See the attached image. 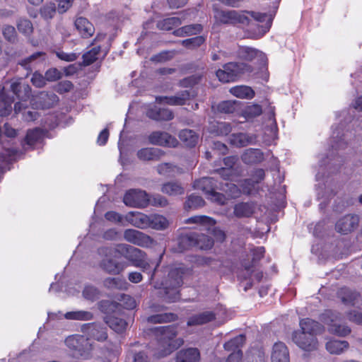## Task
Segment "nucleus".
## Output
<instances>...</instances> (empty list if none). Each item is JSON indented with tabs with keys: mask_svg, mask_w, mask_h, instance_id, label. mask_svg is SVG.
<instances>
[{
	"mask_svg": "<svg viewBox=\"0 0 362 362\" xmlns=\"http://www.w3.org/2000/svg\"><path fill=\"white\" fill-rule=\"evenodd\" d=\"M300 329L292 334L293 343L304 351H313L318 347L316 336L322 333L324 327L310 318L300 320Z\"/></svg>",
	"mask_w": 362,
	"mask_h": 362,
	"instance_id": "1",
	"label": "nucleus"
},
{
	"mask_svg": "<svg viewBox=\"0 0 362 362\" xmlns=\"http://www.w3.org/2000/svg\"><path fill=\"white\" fill-rule=\"evenodd\" d=\"M119 253L126 257V255L131 253L135 256H141V250L126 244H118L116 247H102L99 248L98 253L103 257L100 262V267L110 274H119L125 269V264L112 259L115 253Z\"/></svg>",
	"mask_w": 362,
	"mask_h": 362,
	"instance_id": "2",
	"label": "nucleus"
},
{
	"mask_svg": "<svg viewBox=\"0 0 362 362\" xmlns=\"http://www.w3.org/2000/svg\"><path fill=\"white\" fill-rule=\"evenodd\" d=\"M183 271L180 268L173 267L168 271V279L164 282H156L154 284L156 289L160 290V295L163 300L168 303L177 301L180 299L178 288L182 283Z\"/></svg>",
	"mask_w": 362,
	"mask_h": 362,
	"instance_id": "3",
	"label": "nucleus"
},
{
	"mask_svg": "<svg viewBox=\"0 0 362 362\" xmlns=\"http://www.w3.org/2000/svg\"><path fill=\"white\" fill-rule=\"evenodd\" d=\"M157 332L160 336L158 348V357H163L171 354L183 344L182 339L175 338L177 331L174 326L160 327L157 328Z\"/></svg>",
	"mask_w": 362,
	"mask_h": 362,
	"instance_id": "4",
	"label": "nucleus"
},
{
	"mask_svg": "<svg viewBox=\"0 0 362 362\" xmlns=\"http://www.w3.org/2000/svg\"><path fill=\"white\" fill-rule=\"evenodd\" d=\"M341 318L340 313L333 310H326L321 316L330 334L344 337L351 333V329L346 323H341Z\"/></svg>",
	"mask_w": 362,
	"mask_h": 362,
	"instance_id": "5",
	"label": "nucleus"
},
{
	"mask_svg": "<svg viewBox=\"0 0 362 362\" xmlns=\"http://www.w3.org/2000/svg\"><path fill=\"white\" fill-rule=\"evenodd\" d=\"M193 187L195 189L203 191L206 198L213 202L220 205H223L226 202V197L219 192H215V189H220V184L218 185L217 182L211 177H202L197 180L193 184Z\"/></svg>",
	"mask_w": 362,
	"mask_h": 362,
	"instance_id": "6",
	"label": "nucleus"
},
{
	"mask_svg": "<svg viewBox=\"0 0 362 362\" xmlns=\"http://www.w3.org/2000/svg\"><path fill=\"white\" fill-rule=\"evenodd\" d=\"M250 67L244 63L230 62L218 69L216 74L218 80L223 83L235 81L242 74L250 71Z\"/></svg>",
	"mask_w": 362,
	"mask_h": 362,
	"instance_id": "7",
	"label": "nucleus"
},
{
	"mask_svg": "<svg viewBox=\"0 0 362 362\" xmlns=\"http://www.w3.org/2000/svg\"><path fill=\"white\" fill-rule=\"evenodd\" d=\"M66 345L75 350V356L88 359L92 356V345L87 338L82 335H72L65 340Z\"/></svg>",
	"mask_w": 362,
	"mask_h": 362,
	"instance_id": "8",
	"label": "nucleus"
},
{
	"mask_svg": "<svg viewBox=\"0 0 362 362\" xmlns=\"http://www.w3.org/2000/svg\"><path fill=\"white\" fill-rule=\"evenodd\" d=\"M179 245L182 250L192 246L201 250H209L214 245V240L204 234L190 233L180 237Z\"/></svg>",
	"mask_w": 362,
	"mask_h": 362,
	"instance_id": "9",
	"label": "nucleus"
},
{
	"mask_svg": "<svg viewBox=\"0 0 362 362\" xmlns=\"http://www.w3.org/2000/svg\"><path fill=\"white\" fill-rule=\"evenodd\" d=\"M215 18L224 24H248L249 19L245 12L237 11H216Z\"/></svg>",
	"mask_w": 362,
	"mask_h": 362,
	"instance_id": "10",
	"label": "nucleus"
},
{
	"mask_svg": "<svg viewBox=\"0 0 362 362\" xmlns=\"http://www.w3.org/2000/svg\"><path fill=\"white\" fill-rule=\"evenodd\" d=\"M149 199L145 191L130 189L124 195L123 202L129 206L142 208L147 206Z\"/></svg>",
	"mask_w": 362,
	"mask_h": 362,
	"instance_id": "11",
	"label": "nucleus"
},
{
	"mask_svg": "<svg viewBox=\"0 0 362 362\" xmlns=\"http://www.w3.org/2000/svg\"><path fill=\"white\" fill-rule=\"evenodd\" d=\"M141 255L140 257H136L134 254L129 253L126 255V258L131 260L134 267L141 268L144 272L150 273L152 271L149 279L151 283L159 263L158 262L155 264L151 259H144V252L142 251Z\"/></svg>",
	"mask_w": 362,
	"mask_h": 362,
	"instance_id": "12",
	"label": "nucleus"
},
{
	"mask_svg": "<svg viewBox=\"0 0 362 362\" xmlns=\"http://www.w3.org/2000/svg\"><path fill=\"white\" fill-rule=\"evenodd\" d=\"M124 238L127 242L141 247H148L153 243L150 236L134 229L126 230Z\"/></svg>",
	"mask_w": 362,
	"mask_h": 362,
	"instance_id": "13",
	"label": "nucleus"
},
{
	"mask_svg": "<svg viewBox=\"0 0 362 362\" xmlns=\"http://www.w3.org/2000/svg\"><path fill=\"white\" fill-rule=\"evenodd\" d=\"M359 218L356 215H346L340 218L336 223L335 228L338 233L347 234L357 228Z\"/></svg>",
	"mask_w": 362,
	"mask_h": 362,
	"instance_id": "14",
	"label": "nucleus"
},
{
	"mask_svg": "<svg viewBox=\"0 0 362 362\" xmlns=\"http://www.w3.org/2000/svg\"><path fill=\"white\" fill-rule=\"evenodd\" d=\"M148 141L151 144L175 147L177 141L167 132H154L148 136Z\"/></svg>",
	"mask_w": 362,
	"mask_h": 362,
	"instance_id": "15",
	"label": "nucleus"
},
{
	"mask_svg": "<svg viewBox=\"0 0 362 362\" xmlns=\"http://www.w3.org/2000/svg\"><path fill=\"white\" fill-rule=\"evenodd\" d=\"M238 54L240 58L247 61H252L257 59V62L261 65H264L267 61L264 53L257 49L250 47H240Z\"/></svg>",
	"mask_w": 362,
	"mask_h": 362,
	"instance_id": "16",
	"label": "nucleus"
},
{
	"mask_svg": "<svg viewBox=\"0 0 362 362\" xmlns=\"http://www.w3.org/2000/svg\"><path fill=\"white\" fill-rule=\"evenodd\" d=\"M11 90L19 99L25 101L31 95V88L27 83H22L21 79H14L11 81Z\"/></svg>",
	"mask_w": 362,
	"mask_h": 362,
	"instance_id": "17",
	"label": "nucleus"
},
{
	"mask_svg": "<svg viewBox=\"0 0 362 362\" xmlns=\"http://www.w3.org/2000/svg\"><path fill=\"white\" fill-rule=\"evenodd\" d=\"M190 98V93L188 90H183L173 96H159L156 100L159 103L169 105H182Z\"/></svg>",
	"mask_w": 362,
	"mask_h": 362,
	"instance_id": "18",
	"label": "nucleus"
},
{
	"mask_svg": "<svg viewBox=\"0 0 362 362\" xmlns=\"http://www.w3.org/2000/svg\"><path fill=\"white\" fill-rule=\"evenodd\" d=\"M271 360L272 362H290L288 350L284 343L279 341L274 344Z\"/></svg>",
	"mask_w": 362,
	"mask_h": 362,
	"instance_id": "19",
	"label": "nucleus"
},
{
	"mask_svg": "<svg viewBox=\"0 0 362 362\" xmlns=\"http://www.w3.org/2000/svg\"><path fill=\"white\" fill-rule=\"evenodd\" d=\"M338 297L346 305L356 306L359 305L361 296L358 293L347 288H342L338 291Z\"/></svg>",
	"mask_w": 362,
	"mask_h": 362,
	"instance_id": "20",
	"label": "nucleus"
},
{
	"mask_svg": "<svg viewBox=\"0 0 362 362\" xmlns=\"http://www.w3.org/2000/svg\"><path fill=\"white\" fill-rule=\"evenodd\" d=\"M74 24L79 35L83 38H88L95 33L93 25L85 18L79 17L76 18Z\"/></svg>",
	"mask_w": 362,
	"mask_h": 362,
	"instance_id": "21",
	"label": "nucleus"
},
{
	"mask_svg": "<svg viewBox=\"0 0 362 362\" xmlns=\"http://www.w3.org/2000/svg\"><path fill=\"white\" fill-rule=\"evenodd\" d=\"M136 155L141 160H158L163 156V152L157 148H143L137 151Z\"/></svg>",
	"mask_w": 362,
	"mask_h": 362,
	"instance_id": "22",
	"label": "nucleus"
},
{
	"mask_svg": "<svg viewBox=\"0 0 362 362\" xmlns=\"http://www.w3.org/2000/svg\"><path fill=\"white\" fill-rule=\"evenodd\" d=\"M256 138L253 135L245 133L233 134L229 137V142L236 147H243L255 142Z\"/></svg>",
	"mask_w": 362,
	"mask_h": 362,
	"instance_id": "23",
	"label": "nucleus"
},
{
	"mask_svg": "<svg viewBox=\"0 0 362 362\" xmlns=\"http://www.w3.org/2000/svg\"><path fill=\"white\" fill-rule=\"evenodd\" d=\"M199 351L195 348L181 350L176 357L177 362H199Z\"/></svg>",
	"mask_w": 362,
	"mask_h": 362,
	"instance_id": "24",
	"label": "nucleus"
},
{
	"mask_svg": "<svg viewBox=\"0 0 362 362\" xmlns=\"http://www.w3.org/2000/svg\"><path fill=\"white\" fill-rule=\"evenodd\" d=\"M129 222L136 228H148L150 225V216L141 212H130Z\"/></svg>",
	"mask_w": 362,
	"mask_h": 362,
	"instance_id": "25",
	"label": "nucleus"
},
{
	"mask_svg": "<svg viewBox=\"0 0 362 362\" xmlns=\"http://www.w3.org/2000/svg\"><path fill=\"white\" fill-rule=\"evenodd\" d=\"M255 21L260 23H265L264 25L261 26V30L259 32V36L264 35L270 28L272 21V17L267 13H262L258 12H247Z\"/></svg>",
	"mask_w": 362,
	"mask_h": 362,
	"instance_id": "26",
	"label": "nucleus"
},
{
	"mask_svg": "<svg viewBox=\"0 0 362 362\" xmlns=\"http://www.w3.org/2000/svg\"><path fill=\"white\" fill-rule=\"evenodd\" d=\"M349 344L346 341L331 339L326 343L327 351L331 354L339 355L349 349Z\"/></svg>",
	"mask_w": 362,
	"mask_h": 362,
	"instance_id": "27",
	"label": "nucleus"
},
{
	"mask_svg": "<svg viewBox=\"0 0 362 362\" xmlns=\"http://www.w3.org/2000/svg\"><path fill=\"white\" fill-rule=\"evenodd\" d=\"M263 159V153L257 148L247 149L242 156L243 161L247 164L257 163L262 161Z\"/></svg>",
	"mask_w": 362,
	"mask_h": 362,
	"instance_id": "28",
	"label": "nucleus"
},
{
	"mask_svg": "<svg viewBox=\"0 0 362 362\" xmlns=\"http://www.w3.org/2000/svg\"><path fill=\"white\" fill-rule=\"evenodd\" d=\"M147 116L155 120H170L173 118V114L169 109H150L147 111Z\"/></svg>",
	"mask_w": 362,
	"mask_h": 362,
	"instance_id": "29",
	"label": "nucleus"
},
{
	"mask_svg": "<svg viewBox=\"0 0 362 362\" xmlns=\"http://www.w3.org/2000/svg\"><path fill=\"white\" fill-rule=\"evenodd\" d=\"M215 318L214 313L205 311L202 313L192 316L187 321V325H201L211 322Z\"/></svg>",
	"mask_w": 362,
	"mask_h": 362,
	"instance_id": "30",
	"label": "nucleus"
},
{
	"mask_svg": "<svg viewBox=\"0 0 362 362\" xmlns=\"http://www.w3.org/2000/svg\"><path fill=\"white\" fill-rule=\"evenodd\" d=\"M255 206L253 203L243 202L234 207V214L238 218L249 217L254 213Z\"/></svg>",
	"mask_w": 362,
	"mask_h": 362,
	"instance_id": "31",
	"label": "nucleus"
},
{
	"mask_svg": "<svg viewBox=\"0 0 362 362\" xmlns=\"http://www.w3.org/2000/svg\"><path fill=\"white\" fill-rule=\"evenodd\" d=\"M161 191L169 196L182 195L185 193V189L177 182H168L161 187Z\"/></svg>",
	"mask_w": 362,
	"mask_h": 362,
	"instance_id": "32",
	"label": "nucleus"
},
{
	"mask_svg": "<svg viewBox=\"0 0 362 362\" xmlns=\"http://www.w3.org/2000/svg\"><path fill=\"white\" fill-rule=\"evenodd\" d=\"M170 221L163 216L159 214L150 215V225L151 228L157 230H163L168 228Z\"/></svg>",
	"mask_w": 362,
	"mask_h": 362,
	"instance_id": "33",
	"label": "nucleus"
},
{
	"mask_svg": "<svg viewBox=\"0 0 362 362\" xmlns=\"http://www.w3.org/2000/svg\"><path fill=\"white\" fill-rule=\"evenodd\" d=\"M45 59V54L41 52L34 53L30 57L22 59L19 62V64L23 66L25 69L32 71L33 66L42 62Z\"/></svg>",
	"mask_w": 362,
	"mask_h": 362,
	"instance_id": "34",
	"label": "nucleus"
},
{
	"mask_svg": "<svg viewBox=\"0 0 362 362\" xmlns=\"http://www.w3.org/2000/svg\"><path fill=\"white\" fill-rule=\"evenodd\" d=\"M105 287L110 289L126 290L128 284L125 279L119 277L106 278L103 281Z\"/></svg>",
	"mask_w": 362,
	"mask_h": 362,
	"instance_id": "35",
	"label": "nucleus"
},
{
	"mask_svg": "<svg viewBox=\"0 0 362 362\" xmlns=\"http://www.w3.org/2000/svg\"><path fill=\"white\" fill-rule=\"evenodd\" d=\"M230 93L239 98L251 99L255 95L254 90L249 86H238L230 89Z\"/></svg>",
	"mask_w": 362,
	"mask_h": 362,
	"instance_id": "36",
	"label": "nucleus"
},
{
	"mask_svg": "<svg viewBox=\"0 0 362 362\" xmlns=\"http://www.w3.org/2000/svg\"><path fill=\"white\" fill-rule=\"evenodd\" d=\"M202 30V26L200 24H192L183 26L174 31L176 36L184 37L187 35H197Z\"/></svg>",
	"mask_w": 362,
	"mask_h": 362,
	"instance_id": "37",
	"label": "nucleus"
},
{
	"mask_svg": "<svg viewBox=\"0 0 362 362\" xmlns=\"http://www.w3.org/2000/svg\"><path fill=\"white\" fill-rule=\"evenodd\" d=\"M180 140L187 146H194L197 143L198 136L190 129H182L179 134Z\"/></svg>",
	"mask_w": 362,
	"mask_h": 362,
	"instance_id": "38",
	"label": "nucleus"
},
{
	"mask_svg": "<svg viewBox=\"0 0 362 362\" xmlns=\"http://www.w3.org/2000/svg\"><path fill=\"white\" fill-rule=\"evenodd\" d=\"M64 317L67 320L88 321L93 319V315L86 310H76L67 312Z\"/></svg>",
	"mask_w": 362,
	"mask_h": 362,
	"instance_id": "39",
	"label": "nucleus"
},
{
	"mask_svg": "<svg viewBox=\"0 0 362 362\" xmlns=\"http://www.w3.org/2000/svg\"><path fill=\"white\" fill-rule=\"evenodd\" d=\"M204 204L205 202L202 197L192 194L187 197L184 207L186 210L197 209L204 206Z\"/></svg>",
	"mask_w": 362,
	"mask_h": 362,
	"instance_id": "40",
	"label": "nucleus"
},
{
	"mask_svg": "<svg viewBox=\"0 0 362 362\" xmlns=\"http://www.w3.org/2000/svg\"><path fill=\"white\" fill-rule=\"evenodd\" d=\"M182 18L178 17H170L160 21L157 23V27L163 30H170L177 27L182 23Z\"/></svg>",
	"mask_w": 362,
	"mask_h": 362,
	"instance_id": "41",
	"label": "nucleus"
},
{
	"mask_svg": "<svg viewBox=\"0 0 362 362\" xmlns=\"http://www.w3.org/2000/svg\"><path fill=\"white\" fill-rule=\"evenodd\" d=\"M106 322L111 329L116 332H122L127 327V322L123 319L114 316H109L106 318Z\"/></svg>",
	"mask_w": 362,
	"mask_h": 362,
	"instance_id": "42",
	"label": "nucleus"
},
{
	"mask_svg": "<svg viewBox=\"0 0 362 362\" xmlns=\"http://www.w3.org/2000/svg\"><path fill=\"white\" fill-rule=\"evenodd\" d=\"M220 189L226 192L233 199L239 197L243 193V188L240 189L236 185L230 182L220 183Z\"/></svg>",
	"mask_w": 362,
	"mask_h": 362,
	"instance_id": "43",
	"label": "nucleus"
},
{
	"mask_svg": "<svg viewBox=\"0 0 362 362\" xmlns=\"http://www.w3.org/2000/svg\"><path fill=\"white\" fill-rule=\"evenodd\" d=\"M245 336L240 334L230 339V341L226 342L223 346L224 349L227 351H233V352L237 351L238 350H240V346H241L245 343Z\"/></svg>",
	"mask_w": 362,
	"mask_h": 362,
	"instance_id": "44",
	"label": "nucleus"
},
{
	"mask_svg": "<svg viewBox=\"0 0 362 362\" xmlns=\"http://www.w3.org/2000/svg\"><path fill=\"white\" fill-rule=\"evenodd\" d=\"M43 135V131L39 128L29 130L26 134L25 142L28 145L33 146L40 141Z\"/></svg>",
	"mask_w": 362,
	"mask_h": 362,
	"instance_id": "45",
	"label": "nucleus"
},
{
	"mask_svg": "<svg viewBox=\"0 0 362 362\" xmlns=\"http://www.w3.org/2000/svg\"><path fill=\"white\" fill-rule=\"evenodd\" d=\"M4 89V87L0 86V105H4V107L0 109V115L2 117L8 115L12 110V100L5 98Z\"/></svg>",
	"mask_w": 362,
	"mask_h": 362,
	"instance_id": "46",
	"label": "nucleus"
},
{
	"mask_svg": "<svg viewBox=\"0 0 362 362\" xmlns=\"http://www.w3.org/2000/svg\"><path fill=\"white\" fill-rule=\"evenodd\" d=\"M176 319V316L173 313H164L151 315L147 318L148 322L152 323H162L171 322Z\"/></svg>",
	"mask_w": 362,
	"mask_h": 362,
	"instance_id": "47",
	"label": "nucleus"
},
{
	"mask_svg": "<svg viewBox=\"0 0 362 362\" xmlns=\"http://www.w3.org/2000/svg\"><path fill=\"white\" fill-rule=\"evenodd\" d=\"M262 112V109L259 105L252 104L245 107L243 115L247 119H250L260 115Z\"/></svg>",
	"mask_w": 362,
	"mask_h": 362,
	"instance_id": "48",
	"label": "nucleus"
},
{
	"mask_svg": "<svg viewBox=\"0 0 362 362\" xmlns=\"http://www.w3.org/2000/svg\"><path fill=\"white\" fill-rule=\"evenodd\" d=\"M187 223H201L208 226H214L216 221L212 218L206 216H195L188 218L186 221Z\"/></svg>",
	"mask_w": 362,
	"mask_h": 362,
	"instance_id": "49",
	"label": "nucleus"
},
{
	"mask_svg": "<svg viewBox=\"0 0 362 362\" xmlns=\"http://www.w3.org/2000/svg\"><path fill=\"white\" fill-rule=\"evenodd\" d=\"M90 335L98 341H104L107 339L105 329L98 325H92Z\"/></svg>",
	"mask_w": 362,
	"mask_h": 362,
	"instance_id": "50",
	"label": "nucleus"
},
{
	"mask_svg": "<svg viewBox=\"0 0 362 362\" xmlns=\"http://www.w3.org/2000/svg\"><path fill=\"white\" fill-rule=\"evenodd\" d=\"M156 170L160 175L172 176L175 171L178 170V168L169 163H164L158 165L156 167Z\"/></svg>",
	"mask_w": 362,
	"mask_h": 362,
	"instance_id": "51",
	"label": "nucleus"
},
{
	"mask_svg": "<svg viewBox=\"0 0 362 362\" xmlns=\"http://www.w3.org/2000/svg\"><path fill=\"white\" fill-rule=\"evenodd\" d=\"M237 108V102L226 100L220 103L217 106V110L219 112L229 114L235 111Z\"/></svg>",
	"mask_w": 362,
	"mask_h": 362,
	"instance_id": "52",
	"label": "nucleus"
},
{
	"mask_svg": "<svg viewBox=\"0 0 362 362\" xmlns=\"http://www.w3.org/2000/svg\"><path fill=\"white\" fill-rule=\"evenodd\" d=\"M40 98L44 100L41 104L42 108H49L58 101V97L54 93H47L42 92L40 95Z\"/></svg>",
	"mask_w": 362,
	"mask_h": 362,
	"instance_id": "53",
	"label": "nucleus"
},
{
	"mask_svg": "<svg viewBox=\"0 0 362 362\" xmlns=\"http://www.w3.org/2000/svg\"><path fill=\"white\" fill-rule=\"evenodd\" d=\"M100 51V47H93L90 51L87 52L83 55V64L86 66L90 65L98 59V55Z\"/></svg>",
	"mask_w": 362,
	"mask_h": 362,
	"instance_id": "54",
	"label": "nucleus"
},
{
	"mask_svg": "<svg viewBox=\"0 0 362 362\" xmlns=\"http://www.w3.org/2000/svg\"><path fill=\"white\" fill-rule=\"evenodd\" d=\"M83 296L86 300L95 301L99 298L100 292L95 287L87 286L83 291Z\"/></svg>",
	"mask_w": 362,
	"mask_h": 362,
	"instance_id": "55",
	"label": "nucleus"
},
{
	"mask_svg": "<svg viewBox=\"0 0 362 362\" xmlns=\"http://www.w3.org/2000/svg\"><path fill=\"white\" fill-rule=\"evenodd\" d=\"M205 41L203 36H197L182 41V45L188 48H195L200 46Z\"/></svg>",
	"mask_w": 362,
	"mask_h": 362,
	"instance_id": "56",
	"label": "nucleus"
},
{
	"mask_svg": "<svg viewBox=\"0 0 362 362\" xmlns=\"http://www.w3.org/2000/svg\"><path fill=\"white\" fill-rule=\"evenodd\" d=\"M17 28L21 33L25 35H29L33 31V25L27 19H20L17 23Z\"/></svg>",
	"mask_w": 362,
	"mask_h": 362,
	"instance_id": "57",
	"label": "nucleus"
},
{
	"mask_svg": "<svg viewBox=\"0 0 362 362\" xmlns=\"http://www.w3.org/2000/svg\"><path fill=\"white\" fill-rule=\"evenodd\" d=\"M42 16L45 19L53 18L56 13V7L54 4H48L45 5L40 10Z\"/></svg>",
	"mask_w": 362,
	"mask_h": 362,
	"instance_id": "58",
	"label": "nucleus"
},
{
	"mask_svg": "<svg viewBox=\"0 0 362 362\" xmlns=\"http://www.w3.org/2000/svg\"><path fill=\"white\" fill-rule=\"evenodd\" d=\"M45 76L47 81H55L62 78V74L57 69L51 68L45 72Z\"/></svg>",
	"mask_w": 362,
	"mask_h": 362,
	"instance_id": "59",
	"label": "nucleus"
},
{
	"mask_svg": "<svg viewBox=\"0 0 362 362\" xmlns=\"http://www.w3.org/2000/svg\"><path fill=\"white\" fill-rule=\"evenodd\" d=\"M3 35L6 40L13 42L16 38V32L15 28L11 25H6L3 28Z\"/></svg>",
	"mask_w": 362,
	"mask_h": 362,
	"instance_id": "60",
	"label": "nucleus"
},
{
	"mask_svg": "<svg viewBox=\"0 0 362 362\" xmlns=\"http://www.w3.org/2000/svg\"><path fill=\"white\" fill-rule=\"evenodd\" d=\"M119 300L122 302V305L128 310L134 309L136 306L135 300L128 295L122 294Z\"/></svg>",
	"mask_w": 362,
	"mask_h": 362,
	"instance_id": "61",
	"label": "nucleus"
},
{
	"mask_svg": "<svg viewBox=\"0 0 362 362\" xmlns=\"http://www.w3.org/2000/svg\"><path fill=\"white\" fill-rule=\"evenodd\" d=\"M31 82L37 88H42L46 84L45 76L38 72H35L31 78Z\"/></svg>",
	"mask_w": 362,
	"mask_h": 362,
	"instance_id": "62",
	"label": "nucleus"
},
{
	"mask_svg": "<svg viewBox=\"0 0 362 362\" xmlns=\"http://www.w3.org/2000/svg\"><path fill=\"white\" fill-rule=\"evenodd\" d=\"M347 319L352 322L362 325V313L357 310H351L346 314Z\"/></svg>",
	"mask_w": 362,
	"mask_h": 362,
	"instance_id": "63",
	"label": "nucleus"
},
{
	"mask_svg": "<svg viewBox=\"0 0 362 362\" xmlns=\"http://www.w3.org/2000/svg\"><path fill=\"white\" fill-rule=\"evenodd\" d=\"M130 355L133 358L134 362H148V357L144 351H131Z\"/></svg>",
	"mask_w": 362,
	"mask_h": 362,
	"instance_id": "64",
	"label": "nucleus"
}]
</instances>
